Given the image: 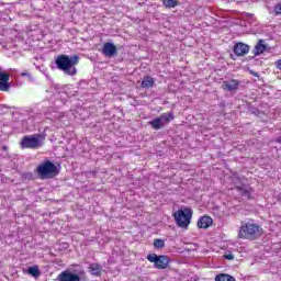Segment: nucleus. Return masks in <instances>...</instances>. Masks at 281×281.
Wrapping results in <instances>:
<instances>
[{
  "instance_id": "nucleus-20",
  "label": "nucleus",
  "mask_w": 281,
  "mask_h": 281,
  "mask_svg": "<svg viewBox=\"0 0 281 281\" xmlns=\"http://www.w3.org/2000/svg\"><path fill=\"white\" fill-rule=\"evenodd\" d=\"M165 8H177L179 5V0H162Z\"/></svg>"
},
{
  "instance_id": "nucleus-21",
  "label": "nucleus",
  "mask_w": 281,
  "mask_h": 281,
  "mask_svg": "<svg viewBox=\"0 0 281 281\" xmlns=\"http://www.w3.org/2000/svg\"><path fill=\"white\" fill-rule=\"evenodd\" d=\"M154 247L156 249H164V247H166V241H164V239H155Z\"/></svg>"
},
{
  "instance_id": "nucleus-15",
  "label": "nucleus",
  "mask_w": 281,
  "mask_h": 281,
  "mask_svg": "<svg viewBox=\"0 0 281 281\" xmlns=\"http://www.w3.org/2000/svg\"><path fill=\"white\" fill-rule=\"evenodd\" d=\"M142 89H153L155 87V78L153 77H145L140 83Z\"/></svg>"
},
{
  "instance_id": "nucleus-14",
  "label": "nucleus",
  "mask_w": 281,
  "mask_h": 281,
  "mask_svg": "<svg viewBox=\"0 0 281 281\" xmlns=\"http://www.w3.org/2000/svg\"><path fill=\"white\" fill-rule=\"evenodd\" d=\"M212 223H213L212 217H210V216H202L198 221V227L200 229H207V227H210L212 225Z\"/></svg>"
},
{
  "instance_id": "nucleus-5",
  "label": "nucleus",
  "mask_w": 281,
  "mask_h": 281,
  "mask_svg": "<svg viewBox=\"0 0 281 281\" xmlns=\"http://www.w3.org/2000/svg\"><path fill=\"white\" fill-rule=\"evenodd\" d=\"M36 172L40 177V179H52L58 175V170L56 168V165L54 162L46 160L42 162L37 169Z\"/></svg>"
},
{
  "instance_id": "nucleus-13",
  "label": "nucleus",
  "mask_w": 281,
  "mask_h": 281,
  "mask_svg": "<svg viewBox=\"0 0 281 281\" xmlns=\"http://www.w3.org/2000/svg\"><path fill=\"white\" fill-rule=\"evenodd\" d=\"M222 89H224V91H236V89H238V81L234 79L224 81L222 83Z\"/></svg>"
},
{
  "instance_id": "nucleus-23",
  "label": "nucleus",
  "mask_w": 281,
  "mask_h": 281,
  "mask_svg": "<svg viewBox=\"0 0 281 281\" xmlns=\"http://www.w3.org/2000/svg\"><path fill=\"white\" fill-rule=\"evenodd\" d=\"M224 258H226V260H234V254L227 252L224 255Z\"/></svg>"
},
{
  "instance_id": "nucleus-1",
  "label": "nucleus",
  "mask_w": 281,
  "mask_h": 281,
  "mask_svg": "<svg viewBox=\"0 0 281 281\" xmlns=\"http://www.w3.org/2000/svg\"><path fill=\"white\" fill-rule=\"evenodd\" d=\"M80 57L78 55L68 56V55H58L55 58V65L59 71H63L66 76H76L78 70L76 65H78Z\"/></svg>"
},
{
  "instance_id": "nucleus-8",
  "label": "nucleus",
  "mask_w": 281,
  "mask_h": 281,
  "mask_svg": "<svg viewBox=\"0 0 281 281\" xmlns=\"http://www.w3.org/2000/svg\"><path fill=\"white\" fill-rule=\"evenodd\" d=\"M233 181L236 186V190L241 194V196H247L249 199L251 194V187L243 183L245 179L233 178Z\"/></svg>"
},
{
  "instance_id": "nucleus-25",
  "label": "nucleus",
  "mask_w": 281,
  "mask_h": 281,
  "mask_svg": "<svg viewBox=\"0 0 281 281\" xmlns=\"http://www.w3.org/2000/svg\"><path fill=\"white\" fill-rule=\"evenodd\" d=\"M22 76H27V72H23Z\"/></svg>"
},
{
  "instance_id": "nucleus-9",
  "label": "nucleus",
  "mask_w": 281,
  "mask_h": 281,
  "mask_svg": "<svg viewBox=\"0 0 281 281\" xmlns=\"http://www.w3.org/2000/svg\"><path fill=\"white\" fill-rule=\"evenodd\" d=\"M11 87L10 75L5 71H0V91L8 92Z\"/></svg>"
},
{
  "instance_id": "nucleus-12",
  "label": "nucleus",
  "mask_w": 281,
  "mask_h": 281,
  "mask_svg": "<svg viewBox=\"0 0 281 281\" xmlns=\"http://www.w3.org/2000/svg\"><path fill=\"white\" fill-rule=\"evenodd\" d=\"M59 281H80V277L76 273H72L70 271H63L58 276Z\"/></svg>"
},
{
  "instance_id": "nucleus-19",
  "label": "nucleus",
  "mask_w": 281,
  "mask_h": 281,
  "mask_svg": "<svg viewBox=\"0 0 281 281\" xmlns=\"http://www.w3.org/2000/svg\"><path fill=\"white\" fill-rule=\"evenodd\" d=\"M215 281H236V279H234V277L229 276V274H217L215 277Z\"/></svg>"
},
{
  "instance_id": "nucleus-17",
  "label": "nucleus",
  "mask_w": 281,
  "mask_h": 281,
  "mask_svg": "<svg viewBox=\"0 0 281 281\" xmlns=\"http://www.w3.org/2000/svg\"><path fill=\"white\" fill-rule=\"evenodd\" d=\"M89 269L92 276H100L102 273V267L100 265L91 263Z\"/></svg>"
},
{
  "instance_id": "nucleus-16",
  "label": "nucleus",
  "mask_w": 281,
  "mask_h": 281,
  "mask_svg": "<svg viewBox=\"0 0 281 281\" xmlns=\"http://www.w3.org/2000/svg\"><path fill=\"white\" fill-rule=\"evenodd\" d=\"M267 49V45H265V40H259L257 45L255 46V56H260V54H265Z\"/></svg>"
},
{
  "instance_id": "nucleus-3",
  "label": "nucleus",
  "mask_w": 281,
  "mask_h": 281,
  "mask_svg": "<svg viewBox=\"0 0 281 281\" xmlns=\"http://www.w3.org/2000/svg\"><path fill=\"white\" fill-rule=\"evenodd\" d=\"M45 142V136L41 134L26 135L22 138L20 146L22 149L30 148L31 150H38Z\"/></svg>"
},
{
  "instance_id": "nucleus-6",
  "label": "nucleus",
  "mask_w": 281,
  "mask_h": 281,
  "mask_svg": "<svg viewBox=\"0 0 281 281\" xmlns=\"http://www.w3.org/2000/svg\"><path fill=\"white\" fill-rule=\"evenodd\" d=\"M175 120V113L168 112L160 114L159 117L154 119L149 122V126H151L155 131H159L160 128H164V126L170 124Z\"/></svg>"
},
{
  "instance_id": "nucleus-2",
  "label": "nucleus",
  "mask_w": 281,
  "mask_h": 281,
  "mask_svg": "<svg viewBox=\"0 0 281 281\" xmlns=\"http://www.w3.org/2000/svg\"><path fill=\"white\" fill-rule=\"evenodd\" d=\"M260 236V226L251 223V222H243L239 227L238 237L244 238L246 240H254Z\"/></svg>"
},
{
  "instance_id": "nucleus-18",
  "label": "nucleus",
  "mask_w": 281,
  "mask_h": 281,
  "mask_svg": "<svg viewBox=\"0 0 281 281\" xmlns=\"http://www.w3.org/2000/svg\"><path fill=\"white\" fill-rule=\"evenodd\" d=\"M27 273L33 278H38V276H41V270L38 269V266H32L27 269Z\"/></svg>"
},
{
  "instance_id": "nucleus-7",
  "label": "nucleus",
  "mask_w": 281,
  "mask_h": 281,
  "mask_svg": "<svg viewBox=\"0 0 281 281\" xmlns=\"http://www.w3.org/2000/svg\"><path fill=\"white\" fill-rule=\"evenodd\" d=\"M147 260L154 262L156 269H168L170 265V258L165 255L157 256V254H150L147 256Z\"/></svg>"
},
{
  "instance_id": "nucleus-4",
  "label": "nucleus",
  "mask_w": 281,
  "mask_h": 281,
  "mask_svg": "<svg viewBox=\"0 0 281 281\" xmlns=\"http://www.w3.org/2000/svg\"><path fill=\"white\" fill-rule=\"evenodd\" d=\"M173 218L178 227H181L182 229H188L190 221H192V209H179L176 213H173Z\"/></svg>"
},
{
  "instance_id": "nucleus-22",
  "label": "nucleus",
  "mask_w": 281,
  "mask_h": 281,
  "mask_svg": "<svg viewBox=\"0 0 281 281\" xmlns=\"http://www.w3.org/2000/svg\"><path fill=\"white\" fill-rule=\"evenodd\" d=\"M273 13H274V16H280L281 15V2H279L274 5Z\"/></svg>"
},
{
  "instance_id": "nucleus-24",
  "label": "nucleus",
  "mask_w": 281,
  "mask_h": 281,
  "mask_svg": "<svg viewBox=\"0 0 281 281\" xmlns=\"http://www.w3.org/2000/svg\"><path fill=\"white\" fill-rule=\"evenodd\" d=\"M251 76H254L255 78H260V75L254 70H250Z\"/></svg>"
},
{
  "instance_id": "nucleus-11",
  "label": "nucleus",
  "mask_w": 281,
  "mask_h": 281,
  "mask_svg": "<svg viewBox=\"0 0 281 281\" xmlns=\"http://www.w3.org/2000/svg\"><path fill=\"white\" fill-rule=\"evenodd\" d=\"M234 53L236 56H245L249 54V45L239 42L234 46Z\"/></svg>"
},
{
  "instance_id": "nucleus-10",
  "label": "nucleus",
  "mask_w": 281,
  "mask_h": 281,
  "mask_svg": "<svg viewBox=\"0 0 281 281\" xmlns=\"http://www.w3.org/2000/svg\"><path fill=\"white\" fill-rule=\"evenodd\" d=\"M102 52L106 57L111 58V56H115V54H117V47L115 44L106 42L103 44Z\"/></svg>"
}]
</instances>
